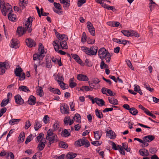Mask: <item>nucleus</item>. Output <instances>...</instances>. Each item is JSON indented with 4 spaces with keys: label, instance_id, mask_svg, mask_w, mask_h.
<instances>
[{
    "label": "nucleus",
    "instance_id": "11",
    "mask_svg": "<svg viewBox=\"0 0 159 159\" xmlns=\"http://www.w3.org/2000/svg\"><path fill=\"white\" fill-rule=\"evenodd\" d=\"M15 102L17 104L22 105L24 103V100L19 94H17L15 97Z\"/></svg>",
    "mask_w": 159,
    "mask_h": 159
},
{
    "label": "nucleus",
    "instance_id": "8",
    "mask_svg": "<svg viewBox=\"0 0 159 159\" xmlns=\"http://www.w3.org/2000/svg\"><path fill=\"white\" fill-rule=\"evenodd\" d=\"M39 54L37 53L33 55V59L34 60H36L38 59L39 60H41L44 56L43 53V50H42L41 52H39Z\"/></svg>",
    "mask_w": 159,
    "mask_h": 159
},
{
    "label": "nucleus",
    "instance_id": "56",
    "mask_svg": "<svg viewBox=\"0 0 159 159\" xmlns=\"http://www.w3.org/2000/svg\"><path fill=\"white\" fill-rule=\"evenodd\" d=\"M144 86L145 88L150 92H153L154 91V89L153 88H151L148 84L146 83L144 84Z\"/></svg>",
    "mask_w": 159,
    "mask_h": 159
},
{
    "label": "nucleus",
    "instance_id": "46",
    "mask_svg": "<svg viewBox=\"0 0 159 159\" xmlns=\"http://www.w3.org/2000/svg\"><path fill=\"white\" fill-rule=\"evenodd\" d=\"M61 133L63 134L64 137L69 136L70 135V133L68 132L67 129H66L62 131Z\"/></svg>",
    "mask_w": 159,
    "mask_h": 159
},
{
    "label": "nucleus",
    "instance_id": "24",
    "mask_svg": "<svg viewBox=\"0 0 159 159\" xmlns=\"http://www.w3.org/2000/svg\"><path fill=\"white\" fill-rule=\"evenodd\" d=\"M18 68H16L14 70V72L16 76H20L21 72H22V68L20 66L18 65Z\"/></svg>",
    "mask_w": 159,
    "mask_h": 159
},
{
    "label": "nucleus",
    "instance_id": "37",
    "mask_svg": "<svg viewBox=\"0 0 159 159\" xmlns=\"http://www.w3.org/2000/svg\"><path fill=\"white\" fill-rule=\"evenodd\" d=\"M95 113L99 119H101L103 117V115L101 112L98 111V109H96L95 110Z\"/></svg>",
    "mask_w": 159,
    "mask_h": 159
},
{
    "label": "nucleus",
    "instance_id": "28",
    "mask_svg": "<svg viewBox=\"0 0 159 159\" xmlns=\"http://www.w3.org/2000/svg\"><path fill=\"white\" fill-rule=\"evenodd\" d=\"M8 17L9 20L12 21H15L16 20V15L11 12L8 14Z\"/></svg>",
    "mask_w": 159,
    "mask_h": 159
},
{
    "label": "nucleus",
    "instance_id": "22",
    "mask_svg": "<svg viewBox=\"0 0 159 159\" xmlns=\"http://www.w3.org/2000/svg\"><path fill=\"white\" fill-rule=\"evenodd\" d=\"M25 133L24 132H21L18 138L17 142L18 144L23 142L25 138Z\"/></svg>",
    "mask_w": 159,
    "mask_h": 159
},
{
    "label": "nucleus",
    "instance_id": "43",
    "mask_svg": "<svg viewBox=\"0 0 159 159\" xmlns=\"http://www.w3.org/2000/svg\"><path fill=\"white\" fill-rule=\"evenodd\" d=\"M45 146V144L43 142L40 141L38 145V148H39V149L41 151L43 149Z\"/></svg>",
    "mask_w": 159,
    "mask_h": 159
},
{
    "label": "nucleus",
    "instance_id": "61",
    "mask_svg": "<svg viewBox=\"0 0 159 159\" xmlns=\"http://www.w3.org/2000/svg\"><path fill=\"white\" fill-rule=\"evenodd\" d=\"M54 7L57 9L59 10L61 9V7L60 4L54 2Z\"/></svg>",
    "mask_w": 159,
    "mask_h": 159
},
{
    "label": "nucleus",
    "instance_id": "52",
    "mask_svg": "<svg viewBox=\"0 0 159 159\" xmlns=\"http://www.w3.org/2000/svg\"><path fill=\"white\" fill-rule=\"evenodd\" d=\"M126 63L129 66L131 70H134V68L133 67L130 61L129 60H127L126 61Z\"/></svg>",
    "mask_w": 159,
    "mask_h": 159
},
{
    "label": "nucleus",
    "instance_id": "13",
    "mask_svg": "<svg viewBox=\"0 0 159 159\" xmlns=\"http://www.w3.org/2000/svg\"><path fill=\"white\" fill-rule=\"evenodd\" d=\"M19 43V42L17 41L16 39H12L11 40L10 46L11 48H19L18 44Z\"/></svg>",
    "mask_w": 159,
    "mask_h": 159
},
{
    "label": "nucleus",
    "instance_id": "64",
    "mask_svg": "<svg viewBox=\"0 0 159 159\" xmlns=\"http://www.w3.org/2000/svg\"><path fill=\"white\" fill-rule=\"evenodd\" d=\"M100 142L98 141H93L91 142V143L94 146H98L101 145L102 144V142L101 143H99Z\"/></svg>",
    "mask_w": 159,
    "mask_h": 159
},
{
    "label": "nucleus",
    "instance_id": "7",
    "mask_svg": "<svg viewBox=\"0 0 159 159\" xmlns=\"http://www.w3.org/2000/svg\"><path fill=\"white\" fill-rule=\"evenodd\" d=\"M60 110L62 113L66 114L69 113V107L66 104H64L63 106H61Z\"/></svg>",
    "mask_w": 159,
    "mask_h": 159
},
{
    "label": "nucleus",
    "instance_id": "33",
    "mask_svg": "<svg viewBox=\"0 0 159 159\" xmlns=\"http://www.w3.org/2000/svg\"><path fill=\"white\" fill-rule=\"evenodd\" d=\"M20 120V119H13L9 121V123L10 125H13L17 124Z\"/></svg>",
    "mask_w": 159,
    "mask_h": 159
},
{
    "label": "nucleus",
    "instance_id": "5",
    "mask_svg": "<svg viewBox=\"0 0 159 159\" xmlns=\"http://www.w3.org/2000/svg\"><path fill=\"white\" fill-rule=\"evenodd\" d=\"M77 146L81 147L84 145L85 147L87 148L90 145L89 142L85 138H83L82 139H79L75 143Z\"/></svg>",
    "mask_w": 159,
    "mask_h": 159
},
{
    "label": "nucleus",
    "instance_id": "59",
    "mask_svg": "<svg viewBox=\"0 0 159 159\" xmlns=\"http://www.w3.org/2000/svg\"><path fill=\"white\" fill-rule=\"evenodd\" d=\"M84 90H85L86 91H89L90 90V89L88 86H83L80 89V90L84 91Z\"/></svg>",
    "mask_w": 159,
    "mask_h": 159
},
{
    "label": "nucleus",
    "instance_id": "54",
    "mask_svg": "<svg viewBox=\"0 0 159 159\" xmlns=\"http://www.w3.org/2000/svg\"><path fill=\"white\" fill-rule=\"evenodd\" d=\"M86 2L85 0H78L77 2V5L78 7H81Z\"/></svg>",
    "mask_w": 159,
    "mask_h": 159
},
{
    "label": "nucleus",
    "instance_id": "10",
    "mask_svg": "<svg viewBox=\"0 0 159 159\" xmlns=\"http://www.w3.org/2000/svg\"><path fill=\"white\" fill-rule=\"evenodd\" d=\"M0 7L2 14L4 16H6L7 14L5 11V9H6V6L5 5L4 0H0Z\"/></svg>",
    "mask_w": 159,
    "mask_h": 159
},
{
    "label": "nucleus",
    "instance_id": "30",
    "mask_svg": "<svg viewBox=\"0 0 159 159\" xmlns=\"http://www.w3.org/2000/svg\"><path fill=\"white\" fill-rule=\"evenodd\" d=\"M18 89L19 90L25 92L29 93L30 92V91L29 88L25 86H20L19 87Z\"/></svg>",
    "mask_w": 159,
    "mask_h": 159
},
{
    "label": "nucleus",
    "instance_id": "21",
    "mask_svg": "<svg viewBox=\"0 0 159 159\" xmlns=\"http://www.w3.org/2000/svg\"><path fill=\"white\" fill-rule=\"evenodd\" d=\"M94 138L96 140H98L101 138L102 135V132L101 131H97L93 132Z\"/></svg>",
    "mask_w": 159,
    "mask_h": 159
},
{
    "label": "nucleus",
    "instance_id": "27",
    "mask_svg": "<svg viewBox=\"0 0 159 159\" xmlns=\"http://www.w3.org/2000/svg\"><path fill=\"white\" fill-rule=\"evenodd\" d=\"M76 153L70 152L66 155V158L67 159H73L76 157Z\"/></svg>",
    "mask_w": 159,
    "mask_h": 159
},
{
    "label": "nucleus",
    "instance_id": "25",
    "mask_svg": "<svg viewBox=\"0 0 159 159\" xmlns=\"http://www.w3.org/2000/svg\"><path fill=\"white\" fill-rule=\"evenodd\" d=\"M48 89L51 92L53 93L54 94H57L58 95L61 94L60 91L58 89H55L50 86L48 88Z\"/></svg>",
    "mask_w": 159,
    "mask_h": 159
},
{
    "label": "nucleus",
    "instance_id": "6",
    "mask_svg": "<svg viewBox=\"0 0 159 159\" xmlns=\"http://www.w3.org/2000/svg\"><path fill=\"white\" fill-rule=\"evenodd\" d=\"M87 26L90 34L92 36H94L95 35V31L93 24L90 22L88 21L87 23Z\"/></svg>",
    "mask_w": 159,
    "mask_h": 159
},
{
    "label": "nucleus",
    "instance_id": "62",
    "mask_svg": "<svg viewBox=\"0 0 159 159\" xmlns=\"http://www.w3.org/2000/svg\"><path fill=\"white\" fill-rule=\"evenodd\" d=\"M7 157H8V159H13L14 156L12 153L10 152L8 153Z\"/></svg>",
    "mask_w": 159,
    "mask_h": 159
},
{
    "label": "nucleus",
    "instance_id": "18",
    "mask_svg": "<svg viewBox=\"0 0 159 159\" xmlns=\"http://www.w3.org/2000/svg\"><path fill=\"white\" fill-rule=\"evenodd\" d=\"M113 41L119 44H123L124 45H126L127 43H129V42L126 40L119 39L117 38H114L113 39Z\"/></svg>",
    "mask_w": 159,
    "mask_h": 159
},
{
    "label": "nucleus",
    "instance_id": "49",
    "mask_svg": "<svg viewBox=\"0 0 159 159\" xmlns=\"http://www.w3.org/2000/svg\"><path fill=\"white\" fill-rule=\"evenodd\" d=\"M117 147L120 150V153L124 155H125V153L123 147L120 145H118Z\"/></svg>",
    "mask_w": 159,
    "mask_h": 159
},
{
    "label": "nucleus",
    "instance_id": "40",
    "mask_svg": "<svg viewBox=\"0 0 159 159\" xmlns=\"http://www.w3.org/2000/svg\"><path fill=\"white\" fill-rule=\"evenodd\" d=\"M129 36H135L137 37H139V34L136 32L134 30H131L130 31Z\"/></svg>",
    "mask_w": 159,
    "mask_h": 159
},
{
    "label": "nucleus",
    "instance_id": "50",
    "mask_svg": "<svg viewBox=\"0 0 159 159\" xmlns=\"http://www.w3.org/2000/svg\"><path fill=\"white\" fill-rule=\"evenodd\" d=\"M6 10L5 9V11L6 10L7 11V12L9 11H10L11 12V11H12V7L11 5H9V3H7L6 4Z\"/></svg>",
    "mask_w": 159,
    "mask_h": 159
},
{
    "label": "nucleus",
    "instance_id": "14",
    "mask_svg": "<svg viewBox=\"0 0 159 159\" xmlns=\"http://www.w3.org/2000/svg\"><path fill=\"white\" fill-rule=\"evenodd\" d=\"M155 136L152 135H148L143 137V140L146 142H150L155 139Z\"/></svg>",
    "mask_w": 159,
    "mask_h": 159
},
{
    "label": "nucleus",
    "instance_id": "2",
    "mask_svg": "<svg viewBox=\"0 0 159 159\" xmlns=\"http://www.w3.org/2000/svg\"><path fill=\"white\" fill-rule=\"evenodd\" d=\"M98 54L101 59L105 58L107 62H109L111 60V56L108 51L104 48H101L98 51Z\"/></svg>",
    "mask_w": 159,
    "mask_h": 159
},
{
    "label": "nucleus",
    "instance_id": "23",
    "mask_svg": "<svg viewBox=\"0 0 159 159\" xmlns=\"http://www.w3.org/2000/svg\"><path fill=\"white\" fill-rule=\"evenodd\" d=\"M95 102L99 106L102 107L105 105V102L102 99H100L98 98H95Z\"/></svg>",
    "mask_w": 159,
    "mask_h": 159
},
{
    "label": "nucleus",
    "instance_id": "44",
    "mask_svg": "<svg viewBox=\"0 0 159 159\" xmlns=\"http://www.w3.org/2000/svg\"><path fill=\"white\" fill-rule=\"evenodd\" d=\"M8 65V62H0V69L2 68H7Z\"/></svg>",
    "mask_w": 159,
    "mask_h": 159
},
{
    "label": "nucleus",
    "instance_id": "47",
    "mask_svg": "<svg viewBox=\"0 0 159 159\" xmlns=\"http://www.w3.org/2000/svg\"><path fill=\"white\" fill-rule=\"evenodd\" d=\"M108 25H112L113 26L118 27L120 24V23L118 22H110L107 23Z\"/></svg>",
    "mask_w": 159,
    "mask_h": 159
},
{
    "label": "nucleus",
    "instance_id": "41",
    "mask_svg": "<svg viewBox=\"0 0 159 159\" xmlns=\"http://www.w3.org/2000/svg\"><path fill=\"white\" fill-rule=\"evenodd\" d=\"M59 146L63 148H67L68 147V145L67 143L61 141L59 143Z\"/></svg>",
    "mask_w": 159,
    "mask_h": 159
},
{
    "label": "nucleus",
    "instance_id": "36",
    "mask_svg": "<svg viewBox=\"0 0 159 159\" xmlns=\"http://www.w3.org/2000/svg\"><path fill=\"white\" fill-rule=\"evenodd\" d=\"M129 111L132 115H136L138 113V111L134 107H132L130 108Z\"/></svg>",
    "mask_w": 159,
    "mask_h": 159
},
{
    "label": "nucleus",
    "instance_id": "31",
    "mask_svg": "<svg viewBox=\"0 0 159 159\" xmlns=\"http://www.w3.org/2000/svg\"><path fill=\"white\" fill-rule=\"evenodd\" d=\"M108 99L109 102L111 104L114 105H117L118 104V101L117 99L114 98H111L108 97Z\"/></svg>",
    "mask_w": 159,
    "mask_h": 159
},
{
    "label": "nucleus",
    "instance_id": "34",
    "mask_svg": "<svg viewBox=\"0 0 159 159\" xmlns=\"http://www.w3.org/2000/svg\"><path fill=\"white\" fill-rule=\"evenodd\" d=\"M73 118L77 122L80 123L81 122V116L78 113L76 114Z\"/></svg>",
    "mask_w": 159,
    "mask_h": 159
},
{
    "label": "nucleus",
    "instance_id": "35",
    "mask_svg": "<svg viewBox=\"0 0 159 159\" xmlns=\"http://www.w3.org/2000/svg\"><path fill=\"white\" fill-rule=\"evenodd\" d=\"M27 0H20L19 5L22 8L25 7L27 4Z\"/></svg>",
    "mask_w": 159,
    "mask_h": 159
},
{
    "label": "nucleus",
    "instance_id": "57",
    "mask_svg": "<svg viewBox=\"0 0 159 159\" xmlns=\"http://www.w3.org/2000/svg\"><path fill=\"white\" fill-rule=\"evenodd\" d=\"M44 136V134L43 133H40L39 135L36 138L37 140L38 141V142L39 141H41L42 140L43 138V136Z\"/></svg>",
    "mask_w": 159,
    "mask_h": 159
},
{
    "label": "nucleus",
    "instance_id": "60",
    "mask_svg": "<svg viewBox=\"0 0 159 159\" xmlns=\"http://www.w3.org/2000/svg\"><path fill=\"white\" fill-rule=\"evenodd\" d=\"M139 107L144 112L147 114L148 111L149 110L146 109V108L144 107L143 106L141 105H139Z\"/></svg>",
    "mask_w": 159,
    "mask_h": 159
},
{
    "label": "nucleus",
    "instance_id": "19",
    "mask_svg": "<svg viewBox=\"0 0 159 159\" xmlns=\"http://www.w3.org/2000/svg\"><path fill=\"white\" fill-rule=\"evenodd\" d=\"M66 41V40H64L62 41H59L58 40H56V41L57 43H59L62 49H67L68 48L67 43Z\"/></svg>",
    "mask_w": 159,
    "mask_h": 159
},
{
    "label": "nucleus",
    "instance_id": "58",
    "mask_svg": "<svg viewBox=\"0 0 159 159\" xmlns=\"http://www.w3.org/2000/svg\"><path fill=\"white\" fill-rule=\"evenodd\" d=\"M70 120V117L69 116L66 117L64 120V124L66 125H67L69 124L68 121Z\"/></svg>",
    "mask_w": 159,
    "mask_h": 159
},
{
    "label": "nucleus",
    "instance_id": "38",
    "mask_svg": "<svg viewBox=\"0 0 159 159\" xmlns=\"http://www.w3.org/2000/svg\"><path fill=\"white\" fill-rule=\"evenodd\" d=\"M37 93L38 94L40 97H42L43 95V88L41 87H39V88L37 89Z\"/></svg>",
    "mask_w": 159,
    "mask_h": 159
},
{
    "label": "nucleus",
    "instance_id": "9",
    "mask_svg": "<svg viewBox=\"0 0 159 159\" xmlns=\"http://www.w3.org/2000/svg\"><path fill=\"white\" fill-rule=\"evenodd\" d=\"M25 43L27 46L29 48L35 47L36 45V43L34 41L30 38L26 39Z\"/></svg>",
    "mask_w": 159,
    "mask_h": 159
},
{
    "label": "nucleus",
    "instance_id": "48",
    "mask_svg": "<svg viewBox=\"0 0 159 159\" xmlns=\"http://www.w3.org/2000/svg\"><path fill=\"white\" fill-rule=\"evenodd\" d=\"M53 129H52L53 131L57 130L59 127V125L58 121H55L53 126Z\"/></svg>",
    "mask_w": 159,
    "mask_h": 159
},
{
    "label": "nucleus",
    "instance_id": "39",
    "mask_svg": "<svg viewBox=\"0 0 159 159\" xmlns=\"http://www.w3.org/2000/svg\"><path fill=\"white\" fill-rule=\"evenodd\" d=\"M9 98L7 99H4L2 102L1 103V106L3 107L5 106L9 102Z\"/></svg>",
    "mask_w": 159,
    "mask_h": 159
},
{
    "label": "nucleus",
    "instance_id": "42",
    "mask_svg": "<svg viewBox=\"0 0 159 159\" xmlns=\"http://www.w3.org/2000/svg\"><path fill=\"white\" fill-rule=\"evenodd\" d=\"M53 44L54 46V48L55 51L57 52V51L59 50H58L59 48V45L58 43H57L56 41V40L53 41Z\"/></svg>",
    "mask_w": 159,
    "mask_h": 159
},
{
    "label": "nucleus",
    "instance_id": "55",
    "mask_svg": "<svg viewBox=\"0 0 159 159\" xmlns=\"http://www.w3.org/2000/svg\"><path fill=\"white\" fill-rule=\"evenodd\" d=\"M86 38L87 37L86 36V34L85 32H84L83 33L82 35V37L81 38L82 42L83 43L85 42L86 40Z\"/></svg>",
    "mask_w": 159,
    "mask_h": 159
},
{
    "label": "nucleus",
    "instance_id": "4",
    "mask_svg": "<svg viewBox=\"0 0 159 159\" xmlns=\"http://www.w3.org/2000/svg\"><path fill=\"white\" fill-rule=\"evenodd\" d=\"M81 49L89 55H95L97 52L98 48L97 47H92L89 48L85 46H82Z\"/></svg>",
    "mask_w": 159,
    "mask_h": 159
},
{
    "label": "nucleus",
    "instance_id": "15",
    "mask_svg": "<svg viewBox=\"0 0 159 159\" xmlns=\"http://www.w3.org/2000/svg\"><path fill=\"white\" fill-rule=\"evenodd\" d=\"M139 153L142 156H148L149 155V153L148 150L145 148L140 149L139 151Z\"/></svg>",
    "mask_w": 159,
    "mask_h": 159
},
{
    "label": "nucleus",
    "instance_id": "51",
    "mask_svg": "<svg viewBox=\"0 0 159 159\" xmlns=\"http://www.w3.org/2000/svg\"><path fill=\"white\" fill-rule=\"evenodd\" d=\"M121 32L125 36L129 37L130 36V31L122 30L121 31Z\"/></svg>",
    "mask_w": 159,
    "mask_h": 159
},
{
    "label": "nucleus",
    "instance_id": "29",
    "mask_svg": "<svg viewBox=\"0 0 159 159\" xmlns=\"http://www.w3.org/2000/svg\"><path fill=\"white\" fill-rule=\"evenodd\" d=\"M107 135L110 137L111 139H114L116 137L115 132L112 130H109L107 132Z\"/></svg>",
    "mask_w": 159,
    "mask_h": 159
},
{
    "label": "nucleus",
    "instance_id": "17",
    "mask_svg": "<svg viewBox=\"0 0 159 159\" xmlns=\"http://www.w3.org/2000/svg\"><path fill=\"white\" fill-rule=\"evenodd\" d=\"M61 3L63 4V7L66 10L67 9L70 5L69 0H59Z\"/></svg>",
    "mask_w": 159,
    "mask_h": 159
},
{
    "label": "nucleus",
    "instance_id": "63",
    "mask_svg": "<svg viewBox=\"0 0 159 159\" xmlns=\"http://www.w3.org/2000/svg\"><path fill=\"white\" fill-rule=\"evenodd\" d=\"M32 137V134H30L29 136H28L26 138V140L25 141V144H27L28 143L30 142L32 139H31Z\"/></svg>",
    "mask_w": 159,
    "mask_h": 159
},
{
    "label": "nucleus",
    "instance_id": "26",
    "mask_svg": "<svg viewBox=\"0 0 159 159\" xmlns=\"http://www.w3.org/2000/svg\"><path fill=\"white\" fill-rule=\"evenodd\" d=\"M42 125L41 124V122L39 121L38 120H36L35 121L34 128L36 131H37L40 128Z\"/></svg>",
    "mask_w": 159,
    "mask_h": 159
},
{
    "label": "nucleus",
    "instance_id": "3",
    "mask_svg": "<svg viewBox=\"0 0 159 159\" xmlns=\"http://www.w3.org/2000/svg\"><path fill=\"white\" fill-rule=\"evenodd\" d=\"M53 132L52 129H50L47 133L46 139L49 140V142L50 143V145L54 142H57L59 141L57 135L54 133Z\"/></svg>",
    "mask_w": 159,
    "mask_h": 159
},
{
    "label": "nucleus",
    "instance_id": "20",
    "mask_svg": "<svg viewBox=\"0 0 159 159\" xmlns=\"http://www.w3.org/2000/svg\"><path fill=\"white\" fill-rule=\"evenodd\" d=\"M55 80H57L58 82H62L64 80V78L63 76L61 75L59 73L57 75H54Z\"/></svg>",
    "mask_w": 159,
    "mask_h": 159
},
{
    "label": "nucleus",
    "instance_id": "53",
    "mask_svg": "<svg viewBox=\"0 0 159 159\" xmlns=\"http://www.w3.org/2000/svg\"><path fill=\"white\" fill-rule=\"evenodd\" d=\"M105 0H100L97 1V2L100 3L101 4V5L104 8H106V7H107L108 5L106 4L103 2H102V1H104Z\"/></svg>",
    "mask_w": 159,
    "mask_h": 159
},
{
    "label": "nucleus",
    "instance_id": "1",
    "mask_svg": "<svg viewBox=\"0 0 159 159\" xmlns=\"http://www.w3.org/2000/svg\"><path fill=\"white\" fill-rule=\"evenodd\" d=\"M32 21L33 19L31 17H29L28 19V20L25 22V27L24 28H23L22 27H20L17 28V32L20 36L23 34L27 30L29 33H30L31 32L32 30L31 28Z\"/></svg>",
    "mask_w": 159,
    "mask_h": 159
},
{
    "label": "nucleus",
    "instance_id": "16",
    "mask_svg": "<svg viewBox=\"0 0 159 159\" xmlns=\"http://www.w3.org/2000/svg\"><path fill=\"white\" fill-rule=\"evenodd\" d=\"M77 77V79L80 81H87L89 79L87 76L82 74L78 75Z\"/></svg>",
    "mask_w": 159,
    "mask_h": 159
},
{
    "label": "nucleus",
    "instance_id": "45",
    "mask_svg": "<svg viewBox=\"0 0 159 159\" xmlns=\"http://www.w3.org/2000/svg\"><path fill=\"white\" fill-rule=\"evenodd\" d=\"M100 66V68L101 69H102L104 68H107L108 67V66L104 63L103 60L102 59Z\"/></svg>",
    "mask_w": 159,
    "mask_h": 159
},
{
    "label": "nucleus",
    "instance_id": "12",
    "mask_svg": "<svg viewBox=\"0 0 159 159\" xmlns=\"http://www.w3.org/2000/svg\"><path fill=\"white\" fill-rule=\"evenodd\" d=\"M28 102L30 105H34L36 102V98L33 95H30L29 98Z\"/></svg>",
    "mask_w": 159,
    "mask_h": 159
},
{
    "label": "nucleus",
    "instance_id": "32",
    "mask_svg": "<svg viewBox=\"0 0 159 159\" xmlns=\"http://www.w3.org/2000/svg\"><path fill=\"white\" fill-rule=\"evenodd\" d=\"M58 40L59 41H62L65 40H67L68 39L67 36L65 34H60L58 37Z\"/></svg>",
    "mask_w": 159,
    "mask_h": 159
}]
</instances>
